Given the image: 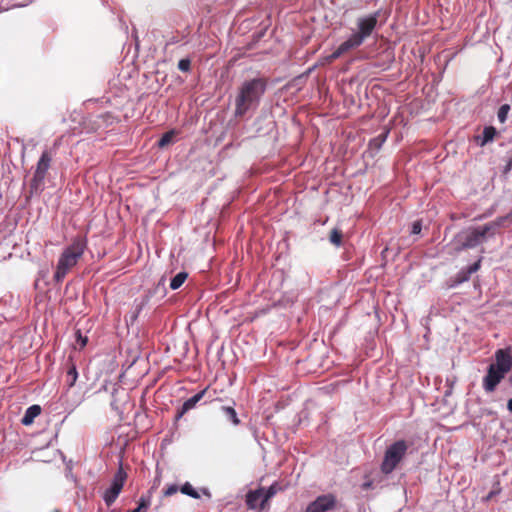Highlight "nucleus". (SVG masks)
<instances>
[{"label": "nucleus", "mask_w": 512, "mask_h": 512, "mask_svg": "<svg viewBox=\"0 0 512 512\" xmlns=\"http://www.w3.org/2000/svg\"><path fill=\"white\" fill-rule=\"evenodd\" d=\"M283 488L278 483H273L266 491L263 489V499L260 503V509H264L266 503L274 497Z\"/></svg>", "instance_id": "16"}, {"label": "nucleus", "mask_w": 512, "mask_h": 512, "mask_svg": "<svg viewBox=\"0 0 512 512\" xmlns=\"http://www.w3.org/2000/svg\"><path fill=\"white\" fill-rule=\"evenodd\" d=\"M178 490H179L178 485H176V484H171V485H169V486H168V487L163 491V495H164L165 497H170V496H172V495L176 494V493L178 492Z\"/></svg>", "instance_id": "25"}, {"label": "nucleus", "mask_w": 512, "mask_h": 512, "mask_svg": "<svg viewBox=\"0 0 512 512\" xmlns=\"http://www.w3.org/2000/svg\"><path fill=\"white\" fill-rule=\"evenodd\" d=\"M191 67V61L189 59H181L178 62V69L183 72H188Z\"/></svg>", "instance_id": "24"}, {"label": "nucleus", "mask_w": 512, "mask_h": 512, "mask_svg": "<svg viewBox=\"0 0 512 512\" xmlns=\"http://www.w3.org/2000/svg\"><path fill=\"white\" fill-rule=\"evenodd\" d=\"M509 381L512 384V375L510 376Z\"/></svg>", "instance_id": "34"}, {"label": "nucleus", "mask_w": 512, "mask_h": 512, "mask_svg": "<svg viewBox=\"0 0 512 512\" xmlns=\"http://www.w3.org/2000/svg\"><path fill=\"white\" fill-rule=\"evenodd\" d=\"M263 499V488L251 490L246 494V505L249 509L260 508Z\"/></svg>", "instance_id": "11"}, {"label": "nucleus", "mask_w": 512, "mask_h": 512, "mask_svg": "<svg viewBox=\"0 0 512 512\" xmlns=\"http://www.w3.org/2000/svg\"><path fill=\"white\" fill-rule=\"evenodd\" d=\"M201 491H202V493H203L204 495H206V496H208V497H211V494H210V492L208 491V489L203 488Z\"/></svg>", "instance_id": "32"}, {"label": "nucleus", "mask_w": 512, "mask_h": 512, "mask_svg": "<svg viewBox=\"0 0 512 512\" xmlns=\"http://www.w3.org/2000/svg\"><path fill=\"white\" fill-rule=\"evenodd\" d=\"M187 277H188V274L186 272H179L171 279L170 288L172 290H176V289L180 288L183 285V283L186 281Z\"/></svg>", "instance_id": "18"}, {"label": "nucleus", "mask_w": 512, "mask_h": 512, "mask_svg": "<svg viewBox=\"0 0 512 512\" xmlns=\"http://www.w3.org/2000/svg\"><path fill=\"white\" fill-rule=\"evenodd\" d=\"M78 379V372L76 369V365L74 364L71 357H69L67 362V373H66V382L69 388L73 387Z\"/></svg>", "instance_id": "14"}, {"label": "nucleus", "mask_w": 512, "mask_h": 512, "mask_svg": "<svg viewBox=\"0 0 512 512\" xmlns=\"http://www.w3.org/2000/svg\"><path fill=\"white\" fill-rule=\"evenodd\" d=\"M496 494H497V492H496V491H491V492L487 495L486 500H490V499H491V498H493Z\"/></svg>", "instance_id": "30"}, {"label": "nucleus", "mask_w": 512, "mask_h": 512, "mask_svg": "<svg viewBox=\"0 0 512 512\" xmlns=\"http://www.w3.org/2000/svg\"><path fill=\"white\" fill-rule=\"evenodd\" d=\"M378 22V13H374L365 17H360L357 20V28L358 31L353 33L349 39L352 43L359 47L363 44L365 39H367L373 33Z\"/></svg>", "instance_id": "6"}, {"label": "nucleus", "mask_w": 512, "mask_h": 512, "mask_svg": "<svg viewBox=\"0 0 512 512\" xmlns=\"http://www.w3.org/2000/svg\"><path fill=\"white\" fill-rule=\"evenodd\" d=\"M127 478V473L124 471L123 467L120 466L118 471L113 477L112 484L110 488H108L104 493V501L107 506L112 505L117 497L119 496L120 492L123 489L124 483Z\"/></svg>", "instance_id": "8"}, {"label": "nucleus", "mask_w": 512, "mask_h": 512, "mask_svg": "<svg viewBox=\"0 0 512 512\" xmlns=\"http://www.w3.org/2000/svg\"><path fill=\"white\" fill-rule=\"evenodd\" d=\"M87 247V239L83 236L73 238L72 243L60 254L53 276L55 282L60 283L73 267L82 258Z\"/></svg>", "instance_id": "2"}, {"label": "nucleus", "mask_w": 512, "mask_h": 512, "mask_svg": "<svg viewBox=\"0 0 512 512\" xmlns=\"http://www.w3.org/2000/svg\"><path fill=\"white\" fill-rule=\"evenodd\" d=\"M421 230H422V221L421 220L415 221L411 227V234L418 235L421 233Z\"/></svg>", "instance_id": "26"}, {"label": "nucleus", "mask_w": 512, "mask_h": 512, "mask_svg": "<svg viewBox=\"0 0 512 512\" xmlns=\"http://www.w3.org/2000/svg\"><path fill=\"white\" fill-rule=\"evenodd\" d=\"M209 387L204 388L203 390L199 391L197 394L192 396L191 398L187 399L181 408L176 413V420H179L185 413H187L189 410L193 409L198 402H200L205 395L208 393Z\"/></svg>", "instance_id": "10"}, {"label": "nucleus", "mask_w": 512, "mask_h": 512, "mask_svg": "<svg viewBox=\"0 0 512 512\" xmlns=\"http://www.w3.org/2000/svg\"><path fill=\"white\" fill-rule=\"evenodd\" d=\"M497 134V130L493 126H487L483 130L482 136H476L475 140L480 146H485L487 143L493 141Z\"/></svg>", "instance_id": "13"}, {"label": "nucleus", "mask_w": 512, "mask_h": 512, "mask_svg": "<svg viewBox=\"0 0 512 512\" xmlns=\"http://www.w3.org/2000/svg\"><path fill=\"white\" fill-rule=\"evenodd\" d=\"M175 134L176 133L174 130L164 133L158 141V146L160 148H164V147L168 146L170 143H172Z\"/></svg>", "instance_id": "20"}, {"label": "nucleus", "mask_w": 512, "mask_h": 512, "mask_svg": "<svg viewBox=\"0 0 512 512\" xmlns=\"http://www.w3.org/2000/svg\"><path fill=\"white\" fill-rule=\"evenodd\" d=\"M357 48L353 43L352 41L348 38L346 41H344L342 44H340V46L331 54L329 55L326 60L329 62V63H332L333 61H335L336 59H338L340 56H342L343 54H345L346 52L352 50V49H355Z\"/></svg>", "instance_id": "12"}, {"label": "nucleus", "mask_w": 512, "mask_h": 512, "mask_svg": "<svg viewBox=\"0 0 512 512\" xmlns=\"http://www.w3.org/2000/svg\"><path fill=\"white\" fill-rule=\"evenodd\" d=\"M143 305L139 304L136 308V312L132 315L131 320L134 321L138 317L139 312L142 310Z\"/></svg>", "instance_id": "28"}, {"label": "nucleus", "mask_w": 512, "mask_h": 512, "mask_svg": "<svg viewBox=\"0 0 512 512\" xmlns=\"http://www.w3.org/2000/svg\"><path fill=\"white\" fill-rule=\"evenodd\" d=\"M52 161V156L48 151H44L41 154L40 159L38 160L36 170L34 172L33 178L30 182L31 191L37 192L41 189L43 185L44 179L46 177L47 171L50 168Z\"/></svg>", "instance_id": "7"}, {"label": "nucleus", "mask_w": 512, "mask_h": 512, "mask_svg": "<svg viewBox=\"0 0 512 512\" xmlns=\"http://www.w3.org/2000/svg\"><path fill=\"white\" fill-rule=\"evenodd\" d=\"M221 410L223 413H225V415L227 416L228 420L231 421V423L234 425V426H238L241 421L240 419L238 418V415L235 411V409L231 406H222L221 407Z\"/></svg>", "instance_id": "17"}, {"label": "nucleus", "mask_w": 512, "mask_h": 512, "mask_svg": "<svg viewBox=\"0 0 512 512\" xmlns=\"http://www.w3.org/2000/svg\"><path fill=\"white\" fill-rule=\"evenodd\" d=\"M512 368V356L506 349H498L495 352V362L487 368V373L483 377L482 387L486 393H492L496 390L505 375Z\"/></svg>", "instance_id": "3"}, {"label": "nucleus", "mask_w": 512, "mask_h": 512, "mask_svg": "<svg viewBox=\"0 0 512 512\" xmlns=\"http://www.w3.org/2000/svg\"><path fill=\"white\" fill-rule=\"evenodd\" d=\"M507 408L512 413V398L508 400L507 402Z\"/></svg>", "instance_id": "31"}, {"label": "nucleus", "mask_w": 512, "mask_h": 512, "mask_svg": "<svg viewBox=\"0 0 512 512\" xmlns=\"http://www.w3.org/2000/svg\"><path fill=\"white\" fill-rule=\"evenodd\" d=\"M150 504H151L150 497L142 496L139 500L138 507L129 512H145L148 509V507L150 506Z\"/></svg>", "instance_id": "22"}, {"label": "nucleus", "mask_w": 512, "mask_h": 512, "mask_svg": "<svg viewBox=\"0 0 512 512\" xmlns=\"http://www.w3.org/2000/svg\"><path fill=\"white\" fill-rule=\"evenodd\" d=\"M408 447V443L403 439L389 445L380 466L381 472L385 475L391 474L405 458Z\"/></svg>", "instance_id": "5"}, {"label": "nucleus", "mask_w": 512, "mask_h": 512, "mask_svg": "<svg viewBox=\"0 0 512 512\" xmlns=\"http://www.w3.org/2000/svg\"><path fill=\"white\" fill-rule=\"evenodd\" d=\"M78 341L80 342V347L83 348L87 343V338H83L81 334L78 335Z\"/></svg>", "instance_id": "29"}, {"label": "nucleus", "mask_w": 512, "mask_h": 512, "mask_svg": "<svg viewBox=\"0 0 512 512\" xmlns=\"http://www.w3.org/2000/svg\"><path fill=\"white\" fill-rule=\"evenodd\" d=\"M268 80L264 77L245 80L235 97V115L244 116L249 109L257 107L265 94Z\"/></svg>", "instance_id": "1"}, {"label": "nucleus", "mask_w": 512, "mask_h": 512, "mask_svg": "<svg viewBox=\"0 0 512 512\" xmlns=\"http://www.w3.org/2000/svg\"><path fill=\"white\" fill-rule=\"evenodd\" d=\"M480 268V260L469 267V273H474Z\"/></svg>", "instance_id": "27"}, {"label": "nucleus", "mask_w": 512, "mask_h": 512, "mask_svg": "<svg viewBox=\"0 0 512 512\" xmlns=\"http://www.w3.org/2000/svg\"><path fill=\"white\" fill-rule=\"evenodd\" d=\"M343 233L339 228H333L329 235L330 242L335 246L342 244Z\"/></svg>", "instance_id": "19"}, {"label": "nucleus", "mask_w": 512, "mask_h": 512, "mask_svg": "<svg viewBox=\"0 0 512 512\" xmlns=\"http://www.w3.org/2000/svg\"><path fill=\"white\" fill-rule=\"evenodd\" d=\"M510 111V105L509 104H503L499 110H498V113H497V117H498V120L499 122L501 123H504L507 119V115Z\"/></svg>", "instance_id": "23"}, {"label": "nucleus", "mask_w": 512, "mask_h": 512, "mask_svg": "<svg viewBox=\"0 0 512 512\" xmlns=\"http://www.w3.org/2000/svg\"><path fill=\"white\" fill-rule=\"evenodd\" d=\"M337 506V498L334 494L328 493L318 496L308 504L305 512H328Z\"/></svg>", "instance_id": "9"}, {"label": "nucleus", "mask_w": 512, "mask_h": 512, "mask_svg": "<svg viewBox=\"0 0 512 512\" xmlns=\"http://www.w3.org/2000/svg\"><path fill=\"white\" fill-rule=\"evenodd\" d=\"M369 486H370L369 483L364 484V487H366V488H369Z\"/></svg>", "instance_id": "33"}, {"label": "nucleus", "mask_w": 512, "mask_h": 512, "mask_svg": "<svg viewBox=\"0 0 512 512\" xmlns=\"http://www.w3.org/2000/svg\"><path fill=\"white\" fill-rule=\"evenodd\" d=\"M509 220L508 216L499 217L494 221L485 224L482 227L472 228L459 235L460 246L458 250L475 248L484 242L486 236H494L500 227Z\"/></svg>", "instance_id": "4"}, {"label": "nucleus", "mask_w": 512, "mask_h": 512, "mask_svg": "<svg viewBox=\"0 0 512 512\" xmlns=\"http://www.w3.org/2000/svg\"><path fill=\"white\" fill-rule=\"evenodd\" d=\"M180 491L183 494L188 495L194 499L200 498L199 492L197 490H195L189 482H186L184 485H182V487L180 488Z\"/></svg>", "instance_id": "21"}, {"label": "nucleus", "mask_w": 512, "mask_h": 512, "mask_svg": "<svg viewBox=\"0 0 512 512\" xmlns=\"http://www.w3.org/2000/svg\"><path fill=\"white\" fill-rule=\"evenodd\" d=\"M41 413V407L39 405H32L27 408L21 423L28 426L33 423L34 419Z\"/></svg>", "instance_id": "15"}]
</instances>
